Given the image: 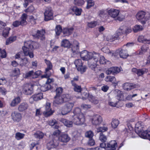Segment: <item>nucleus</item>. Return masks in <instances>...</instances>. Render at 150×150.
Listing matches in <instances>:
<instances>
[{"mask_svg":"<svg viewBox=\"0 0 150 150\" xmlns=\"http://www.w3.org/2000/svg\"><path fill=\"white\" fill-rule=\"evenodd\" d=\"M81 58L83 60H88L92 59L90 62H88L89 67L92 69H94L97 65L99 54L95 52H89L84 50L80 53Z\"/></svg>","mask_w":150,"mask_h":150,"instance_id":"1","label":"nucleus"},{"mask_svg":"<svg viewBox=\"0 0 150 150\" xmlns=\"http://www.w3.org/2000/svg\"><path fill=\"white\" fill-rule=\"evenodd\" d=\"M38 44L30 41H28L24 42V46L22 47L25 56H28L30 58L33 57L34 55L33 51L30 50L39 47Z\"/></svg>","mask_w":150,"mask_h":150,"instance_id":"2","label":"nucleus"},{"mask_svg":"<svg viewBox=\"0 0 150 150\" xmlns=\"http://www.w3.org/2000/svg\"><path fill=\"white\" fill-rule=\"evenodd\" d=\"M73 115L71 120L73 123L76 125H81L83 124L85 122V116L81 111L80 109L78 108L75 109Z\"/></svg>","mask_w":150,"mask_h":150,"instance_id":"3","label":"nucleus"},{"mask_svg":"<svg viewBox=\"0 0 150 150\" xmlns=\"http://www.w3.org/2000/svg\"><path fill=\"white\" fill-rule=\"evenodd\" d=\"M88 119L89 121L94 126L99 125L103 122L102 117L98 114L89 116Z\"/></svg>","mask_w":150,"mask_h":150,"instance_id":"4","label":"nucleus"},{"mask_svg":"<svg viewBox=\"0 0 150 150\" xmlns=\"http://www.w3.org/2000/svg\"><path fill=\"white\" fill-rule=\"evenodd\" d=\"M74 64L77 70L81 73H83L86 71L87 67L85 65H83L82 61L81 59L75 60L74 61Z\"/></svg>","mask_w":150,"mask_h":150,"instance_id":"5","label":"nucleus"},{"mask_svg":"<svg viewBox=\"0 0 150 150\" xmlns=\"http://www.w3.org/2000/svg\"><path fill=\"white\" fill-rule=\"evenodd\" d=\"M74 105L73 103H68L63 106L60 110V114L62 115H65L71 110Z\"/></svg>","mask_w":150,"mask_h":150,"instance_id":"6","label":"nucleus"},{"mask_svg":"<svg viewBox=\"0 0 150 150\" xmlns=\"http://www.w3.org/2000/svg\"><path fill=\"white\" fill-rule=\"evenodd\" d=\"M145 12L143 11H139L136 15V18L142 24H144L148 19Z\"/></svg>","mask_w":150,"mask_h":150,"instance_id":"7","label":"nucleus"},{"mask_svg":"<svg viewBox=\"0 0 150 150\" xmlns=\"http://www.w3.org/2000/svg\"><path fill=\"white\" fill-rule=\"evenodd\" d=\"M53 12L50 7H47L44 13V20L47 21L52 19L53 18Z\"/></svg>","mask_w":150,"mask_h":150,"instance_id":"8","label":"nucleus"},{"mask_svg":"<svg viewBox=\"0 0 150 150\" xmlns=\"http://www.w3.org/2000/svg\"><path fill=\"white\" fill-rule=\"evenodd\" d=\"M69 96L68 95H63L62 96H58L57 94L55 97L54 103L57 104H60L67 100V97Z\"/></svg>","mask_w":150,"mask_h":150,"instance_id":"9","label":"nucleus"},{"mask_svg":"<svg viewBox=\"0 0 150 150\" xmlns=\"http://www.w3.org/2000/svg\"><path fill=\"white\" fill-rule=\"evenodd\" d=\"M51 104L50 103L47 102L45 106V111L43 114L45 116L47 117L52 115L54 111L52 110L50 107Z\"/></svg>","mask_w":150,"mask_h":150,"instance_id":"10","label":"nucleus"},{"mask_svg":"<svg viewBox=\"0 0 150 150\" xmlns=\"http://www.w3.org/2000/svg\"><path fill=\"white\" fill-rule=\"evenodd\" d=\"M132 31L131 28L129 27L125 26H122L117 30V33H119L118 35L122 34H127L131 33Z\"/></svg>","mask_w":150,"mask_h":150,"instance_id":"11","label":"nucleus"},{"mask_svg":"<svg viewBox=\"0 0 150 150\" xmlns=\"http://www.w3.org/2000/svg\"><path fill=\"white\" fill-rule=\"evenodd\" d=\"M33 86L29 84H25L23 89V93L26 95L31 94L33 92Z\"/></svg>","mask_w":150,"mask_h":150,"instance_id":"12","label":"nucleus"},{"mask_svg":"<svg viewBox=\"0 0 150 150\" xmlns=\"http://www.w3.org/2000/svg\"><path fill=\"white\" fill-rule=\"evenodd\" d=\"M43 94L41 93L35 94L33 95L29 99V102L33 103L34 101H37L43 98Z\"/></svg>","mask_w":150,"mask_h":150,"instance_id":"13","label":"nucleus"},{"mask_svg":"<svg viewBox=\"0 0 150 150\" xmlns=\"http://www.w3.org/2000/svg\"><path fill=\"white\" fill-rule=\"evenodd\" d=\"M117 146V143L114 140L110 141L107 143V150H116Z\"/></svg>","mask_w":150,"mask_h":150,"instance_id":"14","label":"nucleus"},{"mask_svg":"<svg viewBox=\"0 0 150 150\" xmlns=\"http://www.w3.org/2000/svg\"><path fill=\"white\" fill-rule=\"evenodd\" d=\"M11 117L14 122H18L21 120L22 115L20 113L17 111H14L11 113Z\"/></svg>","mask_w":150,"mask_h":150,"instance_id":"15","label":"nucleus"},{"mask_svg":"<svg viewBox=\"0 0 150 150\" xmlns=\"http://www.w3.org/2000/svg\"><path fill=\"white\" fill-rule=\"evenodd\" d=\"M109 15L115 20L118 16L120 13V11L117 9L111 8L108 11Z\"/></svg>","mask_w":150,"mask_h":150,"instance_id":"16","label":"nucleus"},{"mask_svg":"<svg viewBox=\"0 0 150 150\" xmlns=\"http://www.w3.org/2000/svg\"><path fill=\"white\" fill-rule=\"evenodd\" d=\"M121 70L120 68L118 67H112L108 69L106 73L107 74H117L120 72Z\"/></svg>","mask_w":150,"mask_h":150,"instance_id":"17","label":"nucleus"},{"mask_svg":"<svg viewBox=\"0 0 150 150\" xmlns=\"http://www.w3.org/2000/svg\"><path fill=\"white\" fill-rule=\"evenodd\" d=\"M79 44V42L77 41H74L73 46L71 48V50L74 54H78L80 53Z\"/></svg>","mask_w":150,"mask_h":150,"instance_id":"18","label":"nucleus"},{"mask_svg":"<svg viewBox=\"0 0 150 150\" xmlns=\"http://www.w3.org/2000/svg\"><path fill=\"white\" fill-rule=\"evenodd\" d=\"M132 71L133 72L137 74L138 76H141L144 74L148 72V70L145 68L142 69H137L136 68H133L132 69Z\"/></svg>","mask_w":150,"mask_h":150,"instance_id":"19","label":"nucleus"},{"mask_svg":"<svg viewBox=\"0 0 150 150\" xmlns=\"http://www.w3.org/2000/svg\"><path fill=\"white\" fill-rule=\"evenodd\" d=\"M28 107V105L27 103L23 102L18 105V109L19 111L23 112L27 110Z\"/></svg>","mask_w":150,"mask_h":150,"instance_id":"20","label":"nucleus"},{"mask_svg":"<svg viewBox=\"0 0 150 150\" xmlns=\"http://www.w3.org/2000/svg\"><path fill=\"white\" fill-rule=\"evenodd\" d=\"M119 53L120 58L123 59L126 58L129 56L127 50L123 49H120L117 52Z\"/></svg>","mask_w":150,"mask_h":150,"instance_id":"21","label":"nucleus"},{"mask_svg":"<svg viewBox=\"0 0 150 150\" xmlns=\"http://www.w3.org/2000/svg\"><path fill=\"white\" fill-rule=\"evenodd\" d=\"M118 102V100H116V97L112 98L111 96L109 97L108 104L110 105L112 107H115L117 105Z\"/></svg>","mask_w":150,"mask_h":150,"instance_id":"22","label":"nucleus"},{"mask_svg":"<svg viewBox=\"0 0 150 150\" xmlns=\"http://www.w3.org/2000/svg\"><path fill=\"white\" fill-rule=\"evenodd\" d=\"M59 141L63 143H67L70 140V138L67 134H63L60 136L59 138Z\"/></svg>","mask_w":150,"mask_h":150,"instance_id":"23","label":"nucleus"},{"mask_svg":"<svg viewBox=\"0 0 150 150\" xmlns=\"http://www.w3.org/2000/svg\"><path fill=\"white\" fill-rule=\"evenodd\" d=\"M141 137L143 139H148L150 141V130H147L144 131L140 134Z\"/></svg>","mask_w":150,"mask_h":150,"instance_id":"24","label":"nucleus"},{"mask_svg":"<svg viewBox=\"0 0 150 150\" xmlns=\"http://www.w3.org/2000/svg\"><path fill=\"white\" fill-rule=\"evenodd\" d=\"M141 137L143 139H148L150 141V130H147L144 131L140 134Z\"/></svg>","mask_w":150,"mask_h":150,"instance_id":"25","label":"nucleus"},{"mask_svg":"<svg viewBox=\"0 0 150 150\" xmlns=\"http://www.w3.org/2000/svg\"><path fill=\"white\" fill-rule=\"evenodd\" d=\"M105 80L107 82H111L113 84H115V86L117 85L119 81H116V79L114 76H108L105 78Z\"/></svg>","mask_w":150,"mask_h":150,"instance_id":"26","label":"nucleus"},{"mask_svg":"<svg viewBox=\"0 0 150 150\" xmlns=\"http://www.w3.org/2000/svg\"><path fill=\"white\" fill-rule=\"evenodd\" d=\"M60 121L67 127H71L73 126V122L72 121H70L64 118H62L60 119Z\"/></svg>","mask_w":150,"mask_h":150,"instance_id":"27","label":"nucleus"},{"mask_svg":"<svg viewBox=\"0 0 150 150\" xmlns=\"http://www.w3.org/2000/svg\"><path fill=\"white\" fill-rule=\"evenodd\" d=\"M27 18V15L26 14H23L20 17V21L21 25L23 26L27 24V21H26V19Z\"/></svg>","mask_w":150,"mask_h":150,"instance_id":"28","label":"nucleus"},{"mask_svg":"<svg viewBox=\"0 0 150 150\" xmlns=\"http://www.w3.org/2000/svg\"><path fill=\"white\" fill-rule=\"evenodd\" d=\"M45 135V134L41 131H38L34 134V137L36 139H42Z\"/></svg>","mask_w":150,"mask_h":150,"instance_id":"29","label":"nucleus"},{"mask_svg":"<svg viewBox=\"0 0 150 150\" xmlns=\"http://www.w3.org/2000/svg\"><path fill=\"white\" fill-rule=\"evenodd\" d=\"M61 45L62 46L69 48L70 47L71 44L68 40L65 39L62 41Z\"/></svg>","mask_w":150,"mask_h":150,"instance_id":"30","label":"nucleus"},{"mask_svg":"<svg viewBox=\"0 0 150 150\" xmlns=\"http://www.w3.org/2000/svg\"><path fill=\"white\" fill-rule=\"evenodd\" d=\"M73 30L74 29L72 28H64L63 30L62 33L65 36H69L72 33Z\"/></svg>","mask_w":150,"mask_h":150,"instance_id":"31","label":"nucleus"},{"mask_svg":"<svg viewBox=\"0 0 150 150\" xmlns=\"http://www.w3.org/2000/svg\"><path fill=\"white\" fill-rule=\"evenodd\" d=\"M21 101L20 97H18L15 98L11 101L10 104L11 107H15Z\"/></svg>","mask_w":150,"mask_h":150,"instance_id":"32","label":"nucleus"},{"mask_svg":"<svg viewBox=\"0 0 150 150\" xmlns=\"http://www.w3.org/2000/svg\"><path fill=\"white\" fill-rule=\"evenodd\" d=\"M142 126L141 123L140 122L137 123L135 125V130L136 132H137L139 133L140 137H141V133L143 132L142 130Z\"/></svg>","mask_w":150,"mask_h":150,"instance_id":"33","label":"nucleus"},{"mask_svg":"<svg viewBox=\"0 0 150 150\" xmlns=\"http://www.w3.org/2000/svg\"><path fill=\"white\" fill-rule=\"evenodd\" d=\"M45 33V31L43 30H42L41 31L38 30L36 35L38 38H40L41 40H43L45 39L44 35Z\"/></svg>","mask_w":150,"mask_h":150,"instance_id":"34","label":"nucleus"},{"mask_svg":"<svg viewBox=\"0 0 150 150\" xmlns=\"http://www.w3.org/2000/svg\"><path fill=\"white\" fill-rule=\"evenodd\" d=\"M70 10L75 13V14L77 16L81 15L82 11L81 9H79L76 7H71L70 8Z\"/></svg>","mask_w":150,"mask_h":150,"instance_id":"35","label":"nucleus"},{"mask_svg":"<svg viewBox=\"0 0 150 150\" xmlns=\"http://www.w3.org/2000/svg\"><path fill=\"white\" fill-rule=\"evenodd\" d=\"M117 33V31L116 33V34L117 35H115L112 36L111 35H108L107 37V40L108 41H110V42H112L114 40H115V39L117 38L120 36L118 35L119 33Z\"/></svg>","mask_w":150,"mask_h":150,"instance_id":"36","label":"nucleus"},{"mask_svg":"<svg viewBox=\"0 0 150 150\" xmlns=\"http://www.w3.org/2000/svg\"><path fill=\"white\" fill-rule=\"evenodd\" d=\"M120 123L119 120L116 119H113L111 123V126L112 128H117Z\"/></svg>","mask_w":150,"mask_h":150,"instance_id":"37","label":"nucleus"},{"mask_svg":"<svg viewBox=\"0 0 150 150\" xmlns=\"http://www.w3.org/2000/svg\"><path fill=\"white\" fill-rule=\"evenodd\" d=\"M17 36H12L7 39L6 41V45H8L16 40Z\"/></svg>","mask_w":150,"mask_h":150,"instance_id":"38","label":"nucleus"},{"mask_svg":"<svg viewBox=\"0 0 150 150\" xmlns=\"http://www.w3.org/2000/svg\"><path fill=\"white\" fill-rule=\"evenodd\" d=\"M123 88L125 90L129 91L134 88L133 85L131 83H125L124 84Z\"/></svg>","mask_w":150,"mask_h":150,"instance_id":"39","label":"nucleus"},{"mask_svg":"<svg viewBox=\"0 0 150 150\" xmlns=\"http://www.w3.org/2000/svg\"><path fill=\"white\" fill-rule=\"evenodd\" d=\"M116 97V100H118V102L119 100H122L124 99V96L122 92L120 90L117 91V95L115 97Z\"/></svg>","mask_w":150,"mask_h":150,"instance_id":"40","label":"nucleus"},{"mask_svg":"<svg viewBox=\"0 0 150 150\" xmlns=\"http://www.w3.org/2000/svg\"><path fill=\"white\" fill-rule=\"evenodd\" d=\"M148 49V47L147 46L144 45L141 48V50H139L138 54L139 55H142L145 53Z\"/></svg>","mask_w":150,"mask_h":150,"instance_id":"41","label":"nucleus"},{"mask_svg":"<svg viewBox=\"0 0 150 150\" xmlns=\"http://www.w3.org/2000/svg\"><path fill=\"white\" fill-rule=\"evenodd\" d=\"M107 62V60L103 56H100L98 57V62H97V65L98 64V63L104 64H105Z\"/></svg>","mask_w":150,"mask_h":150,"instance_id":"42","label":"nucleus"},{"mask_svg":"<svg viewBox=\"0 0 150 150\" xmlns=\"http://www.w3.org/2000/svg\"><path fill=\"white\" fill-rule=\"evenodd\" d=\"M20 74V70L18 68H16L13 70L11 73V75L13 76H17L19 75Z\"/></svg>","mask_w":150,"mask_h":150,"instance_id":"43","label":"nucleus"},{"mask_svg":"<svg viewBox=\"0 0 150 150\" xmlns=\"http://www.w3.org/2000/svg\"><path fill=\"white\" fill-rule=\"evenodd\" d=\"M143 29V27L142 26L138 25H135L133 28V30L134 33L142 31Z\"/></svg>","mask_w":150,"mask_h":150,"instance_id":"44","label":"nucleus"},{"mask_svg":"<svg viewBox=\"0 0 150 150\" xmlns=\"http://www.w3.org/2000/svg\"><path fill=\"white\" fill-rule=\"evenodd\" d=\"M149 40V38H146V36L144 37L143 35L139 36L138 38V40L140 42H145L147 43V40Z\"/></svg>","mask_w":150,"mask_h":150,"instance_id":"45","label":"nucleus"},{"mask_svg":"<svg viewBox=\"0 0 150 150\" xmlns=\"http://www.w3.org/2000/svg\"><path fill=\"white\" fill-rule=\"evenodd\" d=\"M88 99L93 103L96 104L98 103V100L95 97L91 96H88Z\"/></svg>","mask_w":150,"mask_h":150,"instance_id":"46","label":"nucleus"},{"mask_svg":"<svg viewBox=\"0 0 150 150\" xmlns=\"http://www.w3.org/2000/svg\"><path fill=\"white\" fill-rule=\"evenodd\" d=\"M98 25V23L97 21H92L90 22H88L87 24V26L90 28H93Z\"/></svg>","mask_w":150,"mask_h":150,"instance_id":"47","label":"nucleus"},{"mask_svg":"<svg viewBox=\"0 0 150 150\" xmlns=\"http://www.w3.org/2000/svg\"><path fill=\"white\" fill-rule=\"evenodd\" d=\"M24 136V134L18 132L16 133L15 137L17 140H19L23 138Z\"/></svg>","mask_w":150,"mask_h":150,"instance_id":"48","label":"nucleus"},{"mask_svg":"<svg viewBox=\"0 0 150 150\" xmlns=\"http://www.w3.org/2000/svg\"><path fill=\"white\" fill-rule=\"evenodd\" d=\"M45 63L47 65V67L45 69H52V65L51 62L49 60L46 59L45 60Z\"/></svg>","mask_w":150,"mask_h":150,"instance_id":"49","label":"nucleus"},{"mask_svg":"<svg viewBox=\"0 0 150 150\" xmlns=\"http://www.w3.org/2000/svg\"><path fill=\"white\" fill-rule=\"evenodd\" d=\"M94 135L93 132L91 130L87 131L85 133V137L89 139L92 138Z\"/></svg>","mask_w":150,"mask_h":150,"instance_id":"50","label":"nucleus"},{"mask_svg":"<svg viewBox=\"0 0 150 150\" xmlns=\"http://www.w3.org/2000/svg\"><path fill=\"white\" fill-rule=\"evenodd\" d=\"M33 73V71H30L24 74L23 76L25 78H28L30 77H32L33 78V76H34Z\"/></svg>","mask_w":150,"mask_h":150,"instance_id":"51","label":"nucleus"},{"mask_svg":"<svg viewBox=\"0 0 150 150\" xmlns=\"http://www.w3.org/2000/svg\"><path fill=\"white\" fill-rule=\"evenodd\" d=\"M108 128L106 127L103 126L98 127L97 129V131L98 132H103L107 131Z\"/></svg>","mask_w":150,"mask_h":150,"instance_id":"52","label":"nucleus"},{"mask_svg":"<svg viewBox=\"0 0 150 150\" xmlns=\"http://www.w3.org/2000/svg\"><path fill=\"white\" fill-rule=\"evenodd\" d=\"M62 29L61 26L58 25L56 27L55 29V31L57 35H59L62 32Z\"/></svg>","mask_w":150,"mask_h":150,"instance_id":"53","label":"nucleus"},{"mask_svg":"<svg viewBox=\"0 0 150 150\" xmlns=\"http://www.w3.org/2000/svg\"><path fill=\"white\" fill-rule=\"evenodd\" d=\"M10 28L8 27L6 28L3 31V35L4 37H6L8 36L9 31Z\"/></svg>","mask_w":150,"mask_h":150,"instance_id":"54","label":"nucleus"},{"mask_svg":"<svg viewBox=\"0 0 150 150\" xmlns=\"http://www.w3.org/2000/svg\"><path fill=\"white\" fill-rule=\"evenodd\" d=\"M102 50L104 53L108 54L110 55H112L113 53L110 52L107 47H105L102 49Z\"/></svg>","mask_w":150,"mask_h":150,"instance_id":"55","label":"nucleus"},{"mask_svg":"<svg viewBox=\"0 0 150 150\" xmlns=\"http://www.w3.org/2000/svg\"><path fill=\"white\" fill-rule=\"evenodd\" d=\"M28 59L25 57L22 59L20 62V65L21 66H25L28 63Z\"/></svg>","mask_w":150,"mask_h":150,"instance_id":"56","label":"nucleus"},{"mask_svg":"<svg viewBox=\"0 0 150 150\" xmlns=\"http://www.w3.org/2000/svg\"><path fill=\"white\" fill-rule=\"evenodd\" d=\"M94 4L93 1L92 0H88L86 8L87 9L90 8L91 7L94 6Z\"/></svg>","mask_w":150,"mask_h":150,"instance_id":"57","label":"nucleus"},{"mask_svg":"<svg viewBox=\"0 0 150 150\" xmlns=\"http://www.w3.org/2000/svg\"><path fill=\"white\" fill-rule=\"evenodd\" d=\"M99 138L101 142H105L107 140V138L106 136L103 134L102 133H100Z\"/></svg>","mask_w":150,"mask_h":150,"instance_id":"58","label":"nucleus"},{"mask_svg":"<svg viewBox=\"0 0 150 150\" xmlns=\"http://www.w3.org/2000/svg\"><path fill=\"white\" fill-rule=\"evenodd\" d=\"M74 86V90L77 92H80L81 91V88L80 86L76 85V84H73Z\"/></svg>","mask_w":150,"mask_h":150,"instance_id":"59","label":"nucleus"},{"mask_svg":"<svg viewBox=\"0 0 150 150\" xmlns=\"http://www.w3.org/2000/svg\"><path fill=\"white\" fill-rule=\"evenodd\" d=\"M50 85L46 84L44 86H42L40 87V89L41 91H45L48 90L50 88Z\"/></svg>","mask_w":150,"mask_h":150,"instance_id":"60","label":"nucleus"},{"mask_svg":"<svg viewBox=\"0 0 150 150\" xmlns=\"http://www.w3.org/2000/svg\"><path fill=\"white\" fill-rule=\"evenodd\" d=\"M125 16L122 14H119L118 16L116 18L115 20L122 21L125 18Z\"/></svg>","mask_w":150,"mask_h":150,"instance_id":"61","label":"nucleus"},{"mask_svg":"<svg viewBox=\"0 0 150 150\" xmlns=\"http://www.w3.org/2000/svg\"><path fill=\"white\" fill-rule=\"evenodd\" d=\"M85 2L83 0H76L75 1V4L78 6H81L84 4Z\"/></svg>","mask_w":150,"mask_h":150,"instance_id":"62","label":"nucleus"},{"mask_svg":"<svg viewBox=\"0 0 150 150\" xmlns=\"http://www.w3.org/2000/svg\"><path fill=\"white\" fill-rule=\"evenodd\" d=\"M81 107L83 109L87 110L91 108V106L90 105L83 104L81 105Z\"/></svg>","mask_w":150,"mask_h":150,"instance_id":"63","label":"nucleus"},{"mask_svg":"<svg viewBox=\"0 0 150 150\" xmlns=\"http://www.w3.org/2000/svg\"><path fill=\"white\" fill-rule=\"evenodd\" d=\"M41 71L40 70L38 71L35 72H34V76H33V78H37L41 74Z\"/></svg>","mask_w":150,"mask_h":150,"instance_id":"64","label":"nucleus"}]
</instances>
